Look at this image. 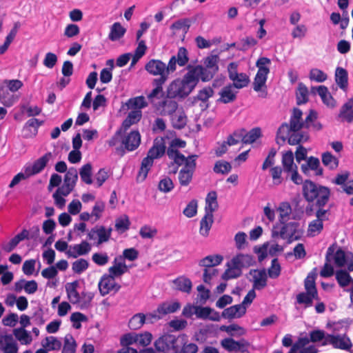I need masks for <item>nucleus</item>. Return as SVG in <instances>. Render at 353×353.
I'll return each mask as SVG.
<instances>
[{
	"mask_svg": "<svg viewBox=\"0 0 353 353\" xmlns=\"http://www.w3.org/2000/svg\"><path fill=\"white\" fill-rule=\"evenodd\" d=\"M281 163L283 170L286 174L298 168L297 165L294 162V154L291 150L283 153Z\"/></svg>",
	"mask_w": 353,
	"mask_h": 353,
	"instance_id": "obj_39",
	"label": "nucleus"
},
{
	"mask_svg": "<svg viewBox=\"0 0 353 353\" xmlns=\"http://www.w3.org/2000/svg\"><path fill=\"white\" fill-rule=\"evenodd\" d=\"M339 117L347 123L353 121V99H349L341 108Z\"/></svg>",
	"mask_w": 353,
	"mask_h": 353,
	"instance_id": "obj_40",
	"label": "nucleus"
},
{
	"mask_svg": "<svg viewBox=\"0 0 353 353\" xmlns=\"http://www.w3.org/2000/svg\"><path fill=\"white\" fill-rule=\"evenodd\" d=\"M270 65L271 60L267 57H260L256 63L258 70L254 78L252 86L261 98H265L268 94L266 81L270 73Z\"/></svg>",
	"mask_w": 353,
	"mask_h": 353,
	"instance_id": "obj_3",
	"label": "nucleus"
},
{
	"mask_svg": "<svg viewBox=\"0 0 353 353\" xmlns=\"http://www.w3.org/2000/svg\"><path fill=\"white\" fill-rule=\"evenodd\" d=\"M199 81L196 76L188 66V72L183 78L176 79L170 83L166 94L170 97L184 99L193 91Z\"/></svg>",
	"mask_w": 353,
	"mask_h": 353,
	"instance_id": "obj_1",
	"label": "nucleus"
},
{
	"mask_svg": "<svg viewBox=\"0 0 353 353\" xmlns=\"http://www.w3.org/2000/svg\"><path fill=\"white\" fill-rule=\"evenodd\" d=\"M238 64L236 63H230L228 70L229 77L233 82V85L237 89L246 87L250 83V78L245 73H239L237 72Z\"/></svg>",
	"mask_w": 353,
	"mask_h": 353,
	"instance_id": "obj_14",
	"label": "nucleus"
},
{
	"mask_svg": "<svg viewBox=\"0 0 353 353\" xmlns=\"http://www.w3.org/2000/svg\"><path fill=\"white\" fill-rule=\"evenodd\" d=\"M50 157L51 153H47L37 159L33 163L26 164L23 168V170L26 172L30 177L31 176L37 174L46 168Z\"/></svg>",
	"mask_w": 353,
	"mask_h": 353,
	"instance_id": "obj_20",
	"label": "nucleus"
},
{
	"mask_svg": "<svg viewBox=\"0 0 353 353\" xmlns=\"http://www.w3.org/2000/svg\"><path fill=\"white\" fill-rule=\"evenodd\" d=\"M221 347L227 352L232 353H250V343L245 339L235 341L228 337L221 341Z\"/></svg>",
	"mask_w": 353,
	"mask_h": 353,
	"instance_id": "obj_12",
	"label": "nucleus"
},
{
	"mask_svg": "<svg viewBox=\"0 0 353 353\" xmlns=\"http://www.w3.org/2000/svg\"><path fill=\"white\" fill-rule=\"evenodd\" d=\"M172 288L174 290L189 294L191 292L192 283L190 279L181 276L172 281Z\"/></svg>",
	"mask_w": 353,
	"mask_h": 353,
	"instance_id": "obj_35",
	"label": "nucleus"
},
{
	"mask_svg": "<svg viewBox=\"0 0 353 353\" xmlns=\"http://www.w3.org/2000/svg\"><path fill=\"white\" fill-rule=\"evenodd\" d=\"M129 268L123 260V258L117 256L114 258L113 264L109 268V274L114 277H119L128 271Z\"/></svg>",
	"mask_w": 353,
	"mask_h": 353,
	"instance_id": "obj_27",
	"label": "nucleus"
},
{
	"mask_svg": "<svg viewBox=\"0 0 353 353\" xmlns=\"http://www.w3.org/2000/svg\"><path fill=\"white\" fill-rule=\"evenodd\" d=\"M141 143V135L139 131L134 130L123 138L122 144L128 151L136 150Z\"/></svg>",
	"mask_w": 353,
	"mask_h": 353,
	"instance_id": "obj_25",
	"label": "nucleus"
},
{
	"mask_svg": "<svg viewBox=\"0 0 353 353\" xmlns=\"http://www.w3.org/2000/svg\"><path fill=\"white\" fill-rule=\"evenodd\" d=\"M115 277L111 274L103 275L99 283V289L102 296H105L111 292H117L120 289V285L115 281Z\"/></svg>",
	"mask_w": 353,
	"mask_h": 353,
	"instance_id": "obj_23",
	"label": "nucleus"
},
{
	"mask_svg": "<svg viewBox=\"0 0 353 353\" xmlns=\"http://www.w3.org/2000/svg\"><path fill=\"white\" fill-rule=\"evenodd\" d=\"M219 94V101L224 103H228L233 101L236 99V92L234 90L232 85H229L224 87Z\"/></svg>",
	"mask_w": 353,
	"mask_h": 353,
	"instance_id": "obj_46",
	"label": "nucleus"
},
{
	"mask_svg": "<svg viewBox=\"0 0 353 353\" xmlns=\"http://www.w3.org/2000/svg\"><path fill=\"white\" fill-rule=\"evenodd\" d=\"M126 105L130 110H141L148 105V102L144 97L139 96L130 99L126 103Z\"/></svg>",
	"mask_w": 353,
	"mask_h": 353,
	"instance_id": "obj_50",
	"label": "nucleus"
},
{
	"mask_svg": "<svg viewBox=\"0 0 353 353\" xmlns=\"http://www.w3.org/2000/svg\"><path fill=\"white\" fill-rule=\"evenodd\" d=\"M76 341L71 334H67L64 337V344L62 353H75Z\"/></svg>",
	"mask_w": 353,
	"mask_h": 353,
	"instance_id": "obj_60",
	"label": "nucleus"
},
{
	"mask_svg": "<svg viewBox=\"0 0 353 353\" xmlns=\"http://www.w3.org/2000/svg\"><path fill=\"white\" fill-rule=\"evenodd\" d=\"M332 345L334 348L348 350L352 346V342L349 337L345 334H339L334 333L327 334L325 341L323 342L322 345Z\"/></svg>",
	"mask_w": 353,
	"mask_h": 353,
	"instance_id": "obj_15",
	"label": "nucleus"
},
{
	"mask_svg": "<svg viewBox=\"0 0 353 353\" xmlns=\"http://www.w3.org/2000/svg\"><path fill=\"white\" fill-rule=\"evenodd\" d=\"M303 196L309 202L316 201L319 206L325 205L329 200L330 190L311 181H305L303 186Z\"/></svg>",
	"mask_w": 353,
	"mask_h": 353,
	"instance_id": "obj_4",
	"label": "nucleus"
},
{
	"mask_svg": "<svg viewBox=\"0 0 353 353\" xmlns=\"http://www.w3.org/2000/svg\"><path fill=\"white\" fill-rule=\"evenodd\" d=\"M91 249V245L88 241H83L79 244L69 246L66 254L70 257L77 258L79 256L88 254Z\"/></svg>",
	"mask_w": 353,
	"mask_h": 353,
	"instance_id": "obj_24",
	"label": "nucleus"
},
{
	"mask_svg": "<svg viewBox=\"0 0 353 353\" xmlns=\"http://www.w3.org/2000/svg\"><path fill=\"white\" fill-rule=\"evenodd\" d=\"M157 229L152 225H144L139 230V234L143 239H152L157 234Z\"/></svg>",
	"mask_w": 353,
	"mask_h": 353,
	"instance_id": "obj_64",
	"label": "nucleus"
},
{
	"mask_svg": "<svg viewBox=\"0 0 353 353\" xmlns=\"http://www.w3.org/2000/svg\"><path fill=\"white\" fill-rule=\"evenodd\" d=\"M230 261L242 271L243 268H248L253 263V259L248 254H238Z\"/></svg>",
	"mask_w": 353,
	"mask_h": 353,
	"instance_id": "obj_36",
	"label": "nucleus"
},
{
	"mask_svg": "<svg viewBox=\"0 0 353 353\" xmlns=\"http://www.w3.org/2000/svg\"><path fill=\"white\" fill-rule=\"evenodd\" d=\"M43 123L42 121L35 118L29 119L23 128V137L26 138L34 137L38 132V128Z\"/></svg>",
	"mask_w": 353,
	"mask_h": 353,
	"instance_id": "obj_28",
	"label": "nucleus"
},
{
	"mask_svg": "<svg viewBox=\"0 0 353 353\" xmlns=\"http://www.w3.org/2000/svg\"><path fill=\"white\" fill-rule=\"evenodd\" d=\"M79 282L68 283L65 285V290L68 299L72 304H77L81 309L86 308L89 306L92 295L90 293L82 292L81 294L77 292Z\"/></svg>",
	"mask_w": 353,
	"mask_h": 353,
	"instance_id": "obj_8",
	"label": "nucleus"
},
{
	"mask_svg": "<svg viewBox=\"0 0 353 353\" xmlns=\"http://www.w3.org/2000/svg\"><path fill=\"white\" fill-rule=\"evenodd\" d=\"M142 117L141 110H132L129 112L127 118L123 122V128L126 130L129 128L132 125L139 122Z\"/></svg>",
	"mask_w": 353,
	"mask_h": 353,
	"instance_id": "obj_48",
	"label": "nucleus"
},
{
	"mask_svg": "<svg viewBox=\"0 0 353 353\" xmlns=\"http://www.w3.org/2000/svg\"><path fill=\"white\" fill-rule=\"evenodd\" d=\"M1 85L6 88L8 91L15 94L16 92L23 87V84L21 81L18 79H6L2 82Z\"/></svg>",
	"mask_w": 353,
	"mask_h": 353,
	"instance_id": "obj_56",
	"label": "nucleus"
},
{
	"mask_svg": "<svg viewBox=\"0 0 353 353\" xmlns=\"http://www.w3.org/2000/svg\"><path fill=\"white\" fill-rule=\"evenodd\" d=\"M112 228L104 225H95L87 234L88 240L92 241L95 245H99L108 242L112 235Z\"/></svg>",
	"mask_w": 353,
	"mask_h": 353,
	"instance_id": "obj_11",
	"label": "nucleus"
},
{
	"mask_svg": "<svg viewBox=\"0 0 353 353\" xmlns=\"http://www.w3.org/2000/svg\"><path fill=\"white\" fill-rule=\"evenodd\" d=\"M345 251L336 245L330 246L326 253V261L332 262L338 268L344 267L346 264L347 257Z\"/></svg>",
	"mask_w": 353,
	"mask_h": 353,
	"instance_id": "obj_13",
	"label": "nucleus"
},
{
	"mask_svg": "<svg viewBox=\"0 0 353 353\" xmlns=\"http://www.w3.org/2000/svg\"><path fill=\"white\" fill-rule=\"evenodd\" d=\"M305 292L299 293L296 296L295 304L303 305L304 308L310 307L314 301H319V296L315 285V274L310 273L305 279Z\"/></svg>",
	"mask_w": 353,
	"mask_h": 353,
	"instance_id": "obj_5",
	"label": "nucleus"
},
{
	"mask_svg": "<svg viewBox=\"0 0 353 353\" xmlns=\"http://www.w3.org/2000/svg\"><path fill=\"white\" fill-rule=\"evenodd\" d=\"M182 344L183 337L165 334L155 341L154 346L157 351L163 353H179Z\"/></svg>",
	"mask_w": 353,
	"mask_h": 353,
	"instance_id": "obj_9",
	"label": "nucleus"
},
{
	"mask_svg": "<svg viewBox=\"0 0 353 353\" xmlns=\"http://www.w3.org/2000/svg\"><path fill=\"white\" fill-rule=\"evenodd\" d=\"M283 170L279 166H274L270 168V173L272 178V182L274 185H279L283 181L282 176Z\"/></svg>",
	"mask_w": 353,
	"mask_h": 353,
	"instance_id": "obj_63",
	"label": "nucleus"
},
{
	"mask_svg": "<svg viewBox=\"0 0 353 353\" xmlns=\"http://www.w3.org/2000/svg\"><path fill=\"white\" fill-rule=\"evenodd\" d=\"M301 170L305 174H309V171L312 170L316 175H321L323 174V169L320 166L319 160L315 157H310L306 164L301 165Z\"/></svg>",
	"mask_w": 353,
	"mask_h": 353,
	"instance_id": "obj_34",
	"label": "nucleus"
},
{
	"mask_svg": "<svg viewBox=\"0 0 353 353\" xmlns=\"http://www.w3.org/2000/svg\"><path fill=\"white\" fill-rule=\"evenodd\" d=\"M318 94L321 97L323 102L329 107H334L335 105V101L333 97L331 96L327 88L323 85H319L316 88H313Z\"/></svg>",
	"mask_w": 353,
	"mask_h": 353,
	"instance_id": "obj_44",
	"label": "nucleus"
},
{
	"mask_svg": "<svg viewBox=\"0 0 353 353\" xmlns=\"http://www.w3.org/2000/svg\"><path fill=\"white\" fill-rule=\"evenodd\" d=\"M105 205L104 202L101 201H97L95 202L91 212L92 216L93 218V222H96L99 220L103 215L105 210Z\"/></svg>",
	"mask_w": 353,
	"mask_h": 353,
	"instance_id": "obj_59",
	"label": "nucleus"
},
{
	"mask_svg": "<svg viewBox=\"0 0 353 353\" xmlns=\"http://www.w3.org/2000/svg\"><path fill=\"white\" fill-rule=\"evenodd\" d=\"M223 261V256L221 254H212L206 256L201 259L199 265L205 268H215V266L220 265Z\"/></svg>",
	"mask_w": 353,
	"mask_h": 353,
	"instance_id": "obj_37",
	"label": "nucleus"
},
{
	"mask_svg": "<svg viewBox=\"0 0 353 353\" xmlns=\"http://www.w3.org/2000/svg\"><path fill=\"white\" fill-rule=\"evenodd\" d=\"M19 97L0 85V102L6 107H11L18 101Z\"/></svg>",
	"mask_w": 353,
	"mask_h": 353,
	"instance_id": "obj_32",
	"label": "nucleus"
},
{
	"mask_svg": "<svg viewBox=\"0 0 353 353\" xmlns=\"http://www.w3.org/2000/svg\"><path fill=\"white\" fill-rule=\"evenodd\" d=\"M0 350L2 353H18L19 346L13 336L0 327Z\"/></svg>",
	"mask_w": 353,
	"mask_h": 353,
	"instance_id": "obj_18",
	"label": "nucleus"
},
{
	"mask_svg": "<svg viewBox=\"0 0 353 353\" xmlns=\"http://www.w3.org/2000/svg\"><path fill=\"white\" fill-rule=\"evenodd\" d=\"M81 179L86 184H92V165L87 163L81 167L79 171Z\"/></svg>",
	"mask_w": 353,
	"mask_h": 353,
	"instance_id": "obj_58",
	"label": "nucleus"
},
{
	"mask_svg": "<svg viewBox=\"0 0 353 353\" xmlns=\"http://www.w3.org/2000/svg\"><path fill=\"white\" fill-rule=\"evenodd\" d=\"M303 230L300 224L296 222H290L282 225L280 228L279 224H275L272 230L273 238L281 237L287 239L290 242L299 240L301 238Z\"/></svg>",
	"mask_w": 353,
	"mask_h": 353,
	"instance_id": "obj_7",
	"label": "nucleus"
},
{
	"mask_svg": "<svg viewBox=\"0 0 353 353\" xmlns=\"http://www.w3.org/2000/svg\"><path fill=\"white\" fill-rule=\"evenodd\" d=\"M40 331L37 327H33L32 331H28L24 327H17L13 330L14 340H17L22 345H30L34 337H37Z\"/></svg>",
	"mask_w": 353,
	"mask_h": 353,
	"instance_id": "obj_17",
	"label": "nucleus"
},
{
	"mask_svg": "<svg viewBox=\"0 0 353 353\" xmlns=\"http://www.w3.org/2000/svg\"><path fill=\"white\" fill-rule=\"evenodd\" d=\"M168 157L179 165H183L179 173V180L181 185H188L192 178L193 172L195 170L196 156H190L185 157L181 154H177L172 150L168 151Z\"/></svg>",
	"mask_w": 353,
	"mask_h": 353,
	"instance_id": "obj_2",
	"label": "nucleus"
},
{
	"mask_svg": "<svg viewBox=\"0 0 353 353\" xmlns=\"http://www.w3.org/2000/svg\"><path fill=\"white\" fill-rule=\"evenodd\" d=\"M250 274L252 277L254 289L260 290L266 286L268 275L265 270H251Z\"/></svg>",
	"mask_w": 353,
	"mask_h": 353,
	"instance_id": "obj_26",
	"label": "nucleus"
},
{
	"mask_svg": "<svg viewBox=\"0 0 353 353\" xmlns=\"http://www.w3.org/2000/svg\"><path fill=\"white\" fill-rule=\"evenodd\" d=\"M288 139V143L290 145H296L300 142H303L307 140L308 136L307 134H301L299 130H291L286 137Z\"/></svg>",
	"mask_w": 353,
	"mask_h": 353,
	"instance_id": "obj_54",
	"label": "nucleus"
},
{
	"mask_svg": "<svg viewBox=\"0 0 353 353\" xmlns=\"http://www.w3.org/2000/svg\"><path fill=\"white\" fill-rule=\"evenodd\" d=\"M246 312L243 305L238 304L225 309L222 312V316L225 319H237L243 316Z\"/></svg>",
	"mask_w": 353,
	"mask_h": 353,
	"instance_id": "obj_31",
	"label": "nucleus"
},
{
	"mask_svg": "<svg viewBox=\"0 0 353 353\" xmlns=\"http://www.w3.org/2000/svg\"><path fill=\"white\" fill-rule=\"evenodd\" d=\"M153 318H149V313L145 315L139 313L134 315L129 321V327L132 330H137L142 327V325L146 323H154Z\"/></svg>",
	"mask_w": 353,
	"mask_h": 353,
	"instance_id": "obj_30",
	"label": "nucleus"
},
{
	"mask_svg": "<svg viewBox=\"0 0 353 353\" xmlns=\"http://www.w3.org/2000/svg\"><path fill=\"white\" fill-rule=\"evenodd\" d=\"M125 32L126 29L120 23L115 22L110 27L108 38L112 41H117L124 36Z\"/></svg>",
	"mask_w": 353,
	"mask_h": 353,
	"instance_id": "obj_45",
	"label": "nucleus"
},
{
	"mask_svg": "<svg viewBox=\"0 0 353 353\" xmlns=\"http://www.w3.org/2000/svg\"><path fill=\"white\" fill-rule=\"evenodd\" d=\"M226 269L221 275V279L225 281L236 279L239 277L242 271L239 270L232 261H228L225 264Z\"/></svg>",
	"mask_w": 353,
	"mask_h": 353,
	"instance_id": "obj_38",
	"label": "nucleus"
},
{
	"mask_svg": "<svg viewBox=\"0 0 353 353\" xmlns=\"http://www.w3.org/2000/svg\"><path fill=\"white\" fill-rule=\"evenodd\" d=\"M335 81L341 89L346 90L348 85L347 71L342 68H337L335 72Z\"/></svg>",
	"mask_w": 353,
	"mask_h": 353,
	"instance_id": "obj_47",
	"label": "nucleus"
},
{
	"mask_svg": "<svg viewBox=\"0 0 353 353\" xmlns=\"http://www.w3.org/2000/svg\"><path fill=\"white\" fill-rule=\"evenodd\" d=\"M323 228V223L320 219H315L311 221L307 228V235L315 236L321 233Z\"/></svg>",
	"mask_w": 353,
	"mask_h": 353,
	"instance_id": "obj_57",
	"label": "nucleus"
},
{
	"mask_svg": "<svg viewBox=\"0 0 353 353\" xmlns=\"http://www.w3.org/2000/svg\"><path fill=\"white\" fill-rule=\"evenodd\" d=\"M218 208L217 196L215 192H210L205 199V214L213 215V212Z\"/></svg>",
	"mask_w": 353,
	"mask_h": 353,
	"instance_id": "obj_42",
	"label": "nucleus"
},
{
	"mask_svg": "<svg viewBox=\"0 0 353 353\" xmlns=\"http://www.w3.org/2000/svg\"><path fill=\"white\" fill-rule=\"evenodd\" d=\"M276 211L279 213V225L285 224L290 219L292 214L291 205L288 201H283L279 203Z\"/></svg>",
	"mask_w": 353,
	"mask_h": 353,
	"instance_id": "obj_33",
	"label": "nucleus"
},
{
	"mask_svg": "<svg viewBox=\"0 0 353 353\" xmlns=\"http://www.w3.org/2000/svg\"><path fill=\"white\" fill-rule=\"evenodd\" d=\"M309 78L311 81L322 83L327 79V75L323 70L315 68L310 70L309 73Z\"/></svg>",
	"mask_w": 353,
	"mask_h": 353,
	"instance_id": "obj_62",
	"label": "nucleus"
},
{
	"mask_svg": "<svg viewBox=\"0 0 353 353\" xmlns=\"http://www.w3.org/2000/svg\"><path fill=\"white\" fill-rule=\"evenodd\" d=\"M196 316L199 319H210L214 321H219L221 319L219 313L208 307L197 306Z\"/></svg>",
	"mask_w": 353,
	"mask_h": 353,
	"instance_id": "obj_29",
	"label": "nucleus"
},
{
	"mask_svg": "<svg viewBox=\"0 0 353 353\" xmlns=\"http://www.w3.org/2000/svg\"><path fill=\"white\" fill-rule=\"evenodd\" d=\"M145 70L153 76H161L165 79L171 73L168 71V65L161 60L151 59L145 65Z\"/></svg>",
	"mask_w": 353,
	"mask_h": 353,
	"instance_id": "obj_19",
	"label": "nucleus"
},
{
	"mask_svg": "<svg viewBox=\"0 0 353 353\" xmlns=\"http://www.w3.org/2000/svg\"><path fill=\"white\" fill-rule=\"evenodd\" d=\"M189 61L188 52L186 48H179L176 55L172 56L168 63V71L174 72L176 70V64L179 66H185Z\"/></svg>",
	"mask_w": 353,
	"mask_h": 353,
	"instance_id": "obj_21",
	"label": "nucleus"
},
{
	"mask_svg": "<svg viewBox=\"0 0 353 353\" xmlns=\"http://www.w3.org/2000/svg\"><path fill=\"white\" fill-rule=\"evenodd\" d=\"M322 162L325 166L328 167L330 170H334L339 165V159L329 152L322 154Z\"/></svg>",
	"mask_w": 353,
	"mask_h": 353,
	"instance_id": "obj_55",
	"label": "nucleus"
},
{
	"mask_svg": "<svg viewBox=\"0 0 353 353\" xmlns=\"http://www.w3.org/2000/svg\"><path fill=\"white\" fill-rule=\"evenodd\" d=\"M41 346L45 347L48 352L59 350L62 343L57 337L53 336H46L41 341Z\"/></svg>",
	"mask_w": 353,
	"mask_h": 353,
	"instance_id": "obj_43",
	"label": "nucleus"
},
{
	"mask_svg": "<svg viewBox=\"0 0 353 353\" xmlns=\"http://www.w3.org/2000/svg\"><path fill=\"white\" fill-rule=\"evenodd\" d=\"M174 97H170L167 95L158 103H155L156 111L162 116L170 115L175 112L177 108V103L173 100Z\"/></svg>",
	"mask_w": 353,
	"mask_h": 353,
	"instance_id": "obj_22",
	"label": "nucleus"
},
{
	"mask_svg": "<svg viewBox=\"0 0 353 353\" xmlns=\"http://www.w3.org/2000/svg\"><path fill=\"white\" fill-rule=\"evenodd\" d=\"M261 136V130L259 128H254L245 133L243 130L242 141L246 144H251L255 142Z\"/></svg>",
	"mask_w": 353,
	"mask_h": 353,
	"instance_id": "obj_51",
	"label": "nucleus"
},
{
	"mask_svg": "<svg viewBox=\"0 0 353 353\" xmlns=\"http://www.w3.org/2000/svg\"><path fill=\"white\" fill-rule=\"evenodd\" d=\"M301 117L302 112L299 109L295 108L290 119V125L284 123L279 128L277 132V139H281L284 141L291 130H299L303 128V121H301Z\"/></svg>",
	"mask_w": 353,
	"mask_h": 353,
	"instance_id": "obj_10",
	"label": "nucleus"
},
{
	"mask_svg": "<svg viewBox=\"0 0 353 353\" xmlns=\"http://www.w3.org/2000/svg\"><path fill=\"white\" fill-rule=\"evenodd\" d=\"M172 125L175 128L181 129L187 123V117L184 112H177L172 117Z\"/></svg>",
	"mask_w": 353,
	"mask_h": 353,
	"instance_id": "obj_61",
	"label": "nucleus"
},
{
	"mask_svg": "<svg viewBox=\"0 0 353 353\" xmlns=\"http://www.w3.org/2000/svg\"><path fill=\"white\" fill-rule=\"evenodd\" d=\"M336 279L341 287H346L351 285L353 286V279L349 273L345 270H339L336 272Z\"/></svg>",
	"mask_w": 353,
	"mask_h": 353,
	"instance_id": "obj_52",
	"label": "nucleus"
},
{
	"mask_svg": "<svg viewBox=\"0 0 353 353\" xmlns=\"http://www.w3.org/2000/svg\"><path fill=\"white\" fill-rule=\"evenodd\" d=\"M213 223V215H207L202 218L200 222L199 233L202 236L207 237Z\"/></svg>",
	"mask_w": 353,
	"mask_h": 353,
	"instance_id": "obj_49",
	"label": "nucleus"
},
{
	"mask_svg": "<svg viewBox=\"0 0 353 353\" xmlns=\"http://www.w3.org/2000/svg\"><path fill=\"white\" fill-rule=\"evenodd\" d=\"M78 180V172L76 168H70L66 172L63 183L69 185L70 187L74 188L77 181Z\"/></svg>",
	"mask_w": 353,
	"mask_h": 353,
	"instance_id": "obj_53",
	"label": "nucleus"
},
{
	"mask_svg": "<svg viewBox=\"0 0 353 353\" xmlns=\"http://www.w3.org/2000/svg\"><path fill=\"white\" fill-rule=\"evenodd\" d=\"M219 57L217 55L211 54L204 59V67L201 65L195 66L189 65L199 80L203 82L210 81L219 70L218 63Z\"/></svg>",
	"mask_w": 353,
	"mask_h": 353,
	"instance_id": "obj_6",
	"label": "nucleus"
},
{
	"mask_svg": "<svg viewBox=\"0 0 353 353\" xmlns=\"http://www.w3.org/2000/svg\"><path fill=\"white\" fill-rule=\"evenodd\" d=\"M180 307L181 304L178 301H166L160 304L156 310L149 313V318H153L156 322L165 315L175 312Z\"/></svg>",
	"mask_w": 353,
	"mask_h": 353,
	"instance_id": "obj_16",
	"label": "nucleus"
},
{
	"mask_svg": "<svg viewBox=\"0 0 353 353\" xmlns=\"http://www.w3.org/2000/svg\"><path fill=\"white\" fill-rule=\"evenodd\" d=\"M165 150L163 139H155L153 146L148 151V155L154 161L155 159L161 157Z\"/></svg>",
	"mask_w": 353,
	"mask_h": 353,
	"instance_id": "obj_41",
	"label": "nucleus"
}]
</instances>
